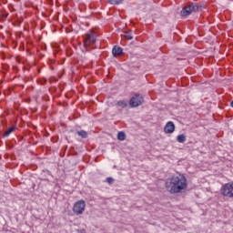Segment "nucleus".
<instances>
[{
  "mask_svg": "<svg viewBox=\"0 0 233 233\" xmlns=\"http://www.w3.org/2000/svg\"><path fill=\"white\" fill-rule=\"evenodd\" d=\"M77 134L80 136V137H82L83 139H86V137H88V133H86V131L85 130H80L77 131Z\"/></svg>",
  "mask_w": 233,
  "mask_h": 233,
  "instance_id": "11",
  "label": "nucleus"
},
{
  "mask_svg": "<svg viewBox=\"0 0 233 233\" xmlns=\"http://www.w3.org/2000/svg\"><path fill=\"white\" fill-rule=\"evenodd\" d=\"M45 83H46V80H44L43 82H41V85H45Z\"/></svg>",
  "mask_w": 233,
  "mask_h": 233,
  "instance_id": "19",
  "label": "nucleus"
},
{
  "mask_svg": "<svg viewBox=\"0 0 233 233\" xmlns=\"http://www.w3.org/2000/svg\"><path fill=\"white\" fill-rule=\"evenodd\" d=\"M106 183H108V185H112L114 183V179L109 177L106 178Z\"/></svg>",
  "mask_w": 233,
  "mask_h": 233,
  "instance_id": "14",
  "label": "nucleus"
},
{
  "mask_svg": "<svg viewBox=\"0 0 233 233\" xmlns=\"http://www.w3.org/2000/svg\"><path fill=\"white\" fill-rule=\"evenodd\" d=\"M117 139L119 141H125L127 139V134H125V132L120 131L117 133Z\"/></svg>",
  "mask_w": 233,
  "mask_h": 233,
  "instance_id": "9",
  "label": "nucleus"
},
{
  "mask_svg": "<svg viewBox=\"0 0 233 233\" xmlns=\"http://www.w3.org/2000/svg\"><path fill=\"white\" fill-rule=\"evenodd\" d=\"M196 11V5H194V4H189L187 5H186L182 10H181V15L183 17H187V15H190V14H192V12Z\"/></svg>",
  "mask_w": 233,
  "mask_h": 233,
  "instance_id": "6",
  "label": "nucleus"
},
{
  "mask_svg": "<svg viewBox=\"0 0 233 233\" xmlns=\"http://www.w3.org/2000/svg\"><path fill=\"white\" fill-rule=\"evenodd\" d=\"M125 37H126V39L130 40V39H132V35L127 33V34L125 35Z\"/></svg>",
  "mask_w": 233,
  "mask_h": 233,
  "instance_id": "17",
  "label": "nucleus"
},
{
  "mask_svg": "<svg viewBox=\"0 0 233 233\" xmlns=\"http://www.w3.org/2000/svg\"><path fill=\"white\" fill-rule=\"evenodd\" d=\"M231 106H232V108H233V100L231 101Z\"/></svg>",
  "mask_w": 233,
  "mask_h": 233,
  "instance_id": "20",
  "label": "nucleus"
},
{
  "mask_svg": "<svg viewBox=\"0 0 233 233\" xmlns=\"http://www.w3.org/2000/svg\"><path fill=\"white\" fill-rule=\"evenodd\" d=\"M86 207V203L85 202V200H78L73 207V212L76 215V216H81V214H83V212H85V208Z\"/></svg>",
  "mask_w": 233,
  "mask_h": 233,
  "instance_id": "3",
  "label": "nucleus"
},
{
  "mask_svg": "<svg viewBox=\"0 0 233 233\" xmlns=\"http://www.w3.org/2000/svg\"><path fill=\"white\" fill-rule=\"evenodd\" d=\"M125 0H117V5H121Z\"/></svg>",
  "mask_w": 233,
  "mask_h": 233,
  "instance_id": "18",
  "label": "nucleus"
},
{
  "mask_svg": "<svg viewBox=\"0 0 233 233\" xmlns=\"http://www.w3.org/2000/svg\"><path fill=\"white\" fill-rule=\"evenodd\" d=\"M96 35L93 31H89L87 34H86L84 38V43L86 46H91V45H94L96 43Z\"/></svg>",
  "mask_w": 233,
  "mask_h": 233,
  "instance_id": "5",
  "label": "nucleus"
},
{
  "mask_svg": "<svg viewBox=\"0 0 233 233\" xmlns=\"http://www.w3.org/2000/svg\"><path fill=\"white\" fill-rule=\"evenodd\" d=\"M220 192L226 198H233V182H229L222 186Z\"/></svg>",
  "mask_w": 233,
  "mask_h": 233,
  "instance_id": "2",
  "label": "nucleus"
},
{
  "mask_svg": "<svg viewBox=\"0 0 233 233\" xmlns=\"http://www.w3.org/2000/svg\"><path fill=\"white\" fill-rule=\"evenodd\" d=\"M117 106H121V108H125V107L128 106V103L127 101H118Z\"/></svg>",
  "mask_w": 233,
  "mask_h": 233,
  "instance_id": "12",
  "label": "nucleus"
},
{
  "mask_svg": "<svg viewBox=\"0 0 233 233\" xmlns=\"http://www.w3.org/2000/svg\"><path fill=\"white\" fill-rule=\"evenodd\" d=\"M174 130H176V125H174V122H167L164 127V132L166 134H173Z\"/></svg>",
  "mask_w": 233,
  "mask_h": 233,
  "instance_id": "7",
  "label": "nucleus"
},
{
  "mask_svg": "<svg viewBox=\"0 0 233 233\" xmlns=\"http://www.w3.org/2000/svg\"><path fill=\"white\" fill-rule=\"evenodd\" d=\"M109 5H117V0H108Z\"/></svg>",
  "mask_w": 233,
  "mask_h": 233,
  "instance_id": "15",
  "label": "nucleus"
},
{
  "mask_svg": "<svg viewBox=\"0 0 233 233\" xmlns=\"http://www.w3.org/2000/svg\"><path fill=\"white\" fill-rule=\"evenodd\" d=\"M112 54H113L114 57H117V46H114Z\"/></svg>",
  "mask_w": 233,
  "mask_h": 233,
  "instance_id": "13",
  "label": "nucleus"
},
{
  "mask_svg": "<svg viewBox=\"0 0 233 233\" xmlns=\"http://www.w3.org/2000/svg\"><path fill=\"white\" fill-rule=\"evenodd\" d=\"M123 54V48L117 47V56H121Z\"/></svg>",
  "mask_w": 233,
  "mask_h": 233,
  "instance_id": "16",
  "label": "nucleus"
},
{
  "mask_svg": "<svg viewBox=\"0 0 233 233\" xmlns=\"http://www.w3.org/2000/svg\"><path fill=\"white\" fill-rule=\"evenodd\" d=\"M187 187H188L187 177L181 174L172 177L169 181L166 182V188L170 194H179L186 190Z\"/></svg>",
  "mask_w": 233,
  "mask_h": 233,
  "instance_id": "1",
  "label": "nucleus"
},
{
  "mask_svg": "<svg viewBox=\"0 0 233 233\" xmlns=\"http://www.w3.org/2000/svg\"><path fill=\"white\" fill-rule=\"evenodd\" d=\"M177 143H185V141H187V136H185V135H178L177 137Z\"/></svg>",
  "mask_w": 233,
  "mask_h": 233,
  "instance_id": "10",
  "label": "nucleus"
},
{
  "mask_svg": "<svg viewBox=\"0 0 233 233\" xmlns=\"http://www.w3.org/2000/svg\"><path fill=\"white\" fill-rule=\"evenodd\" d=\"M16 128H17V127H15V126L9 127L7 130H5L4 132L3 137H8V136H10V134L14 133V131H15Z\"/></svg>",
  "mask_w": 233,
  "mask_h": 233,
  "instance_id": "8",
  "label": "nucleus"
},
{
  "mask_svg": "<svg viewBox=\"0 0 233 233\" xmlns=\"http://www.w3.org/2000/svg\"><path fill=\"white\" fill-rule=\"evenodd\" d=\"M143 103H145V100L143 99V96L137 93H136L129 101V105L130 106H132V108L136 106H141Z\"/></svg>",
  "mask_w": 233,
  "mask_h": 233,
  "instance_id": "4",
  "label": "nucleus"
}]
</instances>
